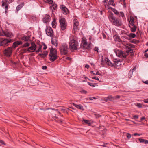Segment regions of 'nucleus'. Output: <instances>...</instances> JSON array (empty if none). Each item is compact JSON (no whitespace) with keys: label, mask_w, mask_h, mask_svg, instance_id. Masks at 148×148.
Listing matches in <instances>:
<instances>
[{"label":"nucleus","mask_w":148,"mask_h":148,"mask_svg":"<svg viewBox=\"0 0 148 148\" xmlns=\"http://www.w3.org/2000/svg\"><path fill=\"white\" fill-rule=\"evenodd\" d=\"M81 92L82 93H84L85 94H86L87 93V91L85 90H82L81 91Z\"/></svg>","instance_id":"nucleus-52"},{"label":"nucleus","mask_w":148,"mask_h":148,"mask_svg":"<svg viewBox=\"0 0 148 148\" xmlns=\"http://www.w3.org/2000/svg\"><path fill=\"white\" fill-rule=\"evenodd\" d=\"M39 56H40V57L41 58H44L46 57L45 56V55L43 54V53L39 54Z\"/></svg>","instance_id":"nucleus-43"},{"label":"nucleus","mask_w":148,"mask_h":148,"mask_svg":"<svg viewBox=\"0 0 148 148\" xmlns=\"http://www.w3.org/2000/svg\"><path fill=\"white\" fill-rule=\"evenodd\" d=\"M43 18H50V17L48 15H46L45 17Z\"/></svg>","instance_id":"nucleus-50"},{"label":"nucleus","mask_w":148,"mask_h":148,"mask_svg":"<svg viewBox=\"0 0 148 148\" xmlns=\"http://www.w3.org/2000/svg\"><path fill=\"white\" fill-rule=\"evenodd\" d=\"M43 54L45 55V56H46L47 54V52H44L43 53Z\"/></svg>","instance_id":"nucleus-62"},{"label":"nucleus","mask_w":148,"mask_h":148,"mask_svg":"<svg viewBox=\"0 0 148 148\" xmlns=\"http://www.w3.org/2000/svg\"><path fill=\"white\" fill-rule=\"evenodd\" d=\"M46 34L48 36L52 37L53 35V32L52 29L50 27H47L45 29Z\"/></svg>","instance_id":"nucleus-11"},{"label":"nucleus","mask_w":148,"mask_h":148,"mask_svg":"<svg viewBox=\"0 0 148 148\" xmlns=\"http://www.w3.org/2000/svg\"><path fill=\"white\" fill-rule=\"evenodd\" d=\"M50 8L52 10V11H55L57 9V5L56 4H53V5L51 6Z\"/></svg>","instance_id":"nucleus-23"},{"label":"nucleus","mask_w":148,"mask_h":148,"mask_svg":"<svg viewBox=\"0 0 148 148\" xmlns=\"http://www.w3.org/2000/svg\"><path fill=\"white\" fill-rule=\"evenodd\" d=\"M113 37L114 40L116 41L121 42L122 41L120 39V38L117 35H114V36Z\"/></svg>","instance_id":"nucleus-20"},{"label":"nucleus","mask_w":148,"mask_h":148,"mask_svg":"<svg viewBox=\"0 0 148 148\" xmlns=\"http://www.w3.org/2000/svg\"><path fill=\"white\" fill-rule=\"evenodd\" d=\"M140 135L139 134H138L137 133H135L134 134V135L135 136L138 135V136H140Z\"/></svg>","instance_id":"nucleus-63"},{"label":"nucleus","mask_w":148,"mask_h":148,"mask_svg":"<svg viewBox=\"0 0 148 148\" xmlns=\"http://www.w3.org/2000/svg\"><path fill=\"white\" fill-rule=\"evenodd\" d=\"M144 102L145 103H148V98L145 99L144 101Z\"/></svg>","instance_id":"nucleus-49"},{"label":"nucleus","mask_w":148,"mask_h":148,"mask_svg":"<svg viewBox=\"0 0 148 148\" xmlns=\"http://www.w3.org/2000/svg\"><path fill=\"white\" fill-rule=\"evenodd\" d=\"M118 15H119V17H122V18H123L124 16L123 13L122 12H119V14Z\"/></svg>","instance_id":"nucleus-37"},{"label":"nucleus","mask_w":148,"mask_h":148,"mask_svg":"<svg viewBox=\"0 0 148 148\" xmlns=\"http://www.w3.org/2000/svg\"><path fill=\"white\" fill-rule=\"evenodd\" d=\"M109 2L110 3V5H112L113 6H115V4L114 2V0H109Z\"/></svg>","instance_id":"nucleus-38"},{"label":"nucleus","mask_w":148,"mask_h":148,"mask_svg":"<svg viewBox=\"0 0 148 148\" xmlns=\"http://www.w3.org/2000/svg\"><path fill=\"white\" fill-rule=\"evenodd\" d=\"M114 97V99H119L120 98V96L119 95H117L116 96Z\"/></svg>","instance_id":"nucleus-54"},{"label":"nucleus","mask_w":148,"mask_h":148,"mask_svg":"<svg viewBox=\"0 0 148 148\" xmlns=\"http://www.w3.org/2000/svg\"><path fill=\"white\" fill-rule=\"evenodd\" d=\"M145 119V117H143L140 119V120L141 121H143V120H144Z\"/></svg>","instance_id":"nucleus-60"},{"label":"nucleus","mask_w":148,"mask_h":148,"mask_svg":"<svg viewBox=\"0 0 148 148\" xmlns=\"http://www.w3.org/2000/svg\"><path fill=\"white\" fill-rule=\"evenodd\" d=\"M129 22V26L131 27V26L135 25L134 19H128Z\"/></svg>","instance_id":"nucleus-17"},{"label":"nucleus","mask_w":148,"mask_h":148,"mask_svg":"<svg viewBox=\"0 0 148 148\" xmlns=\"http://www.w3.org/2000/svg\"><path fill=\"white\" fill-rule=\"evenodd\" d=\"M22 44V42L21 41H16L14 42L12 45V47L13 48H15L17 47L19 45Z\"/></svg>","instance_id":"nucleus-19"},{"label":"nucleus","mask_w":148,"mask_h":148,"mask_svg":"<svg viewBox=\"0 0 148 148\" xmlns=\"http://www.w3.org/2000/svg\"><path fill=\"white\" fill-rule=\"evenodd\" d=\"M47 66H43L42 67V69L43 70H46L47 69Z\"/></svg>","instance_id":"nucleus-46"},{"label":"nucleus","mask_w":148,"mask_h":148,"mask_svg":"<svg viewBox=\"0 0 148 148\" xmlns=\"http://www.w3.org/2000/svg\"><path fill=\"white\" fill-rule=\"evenodd\" d=\"M43 45H44L43 49L44 50L46 49L47 48V46L44 43H43Z\"/></svg>","instance_id":"nucleus-55"},{"label":"nucleus","mask_w":148,"mask_h":148,"mask_svg":"<svg viewBox=\"0 0 148 148\" xmlns=\"http://www.w3.org/2000/svg\"><path fill=\"white\" fill-rule=\"evenodd\" d=\"M110 21L112 24L117 26H119L121 25V22L119 19H110Z\"/></svg>","instance_id":"nucleus-10"},{"label":"nucleus","mask_w":148,"mask_h":148,"mask_svg":"<svg viewBox=\"0 0 148 148\" xmlns=\"http://www.w3.org/2000/svg\"><path fill=\"white\" fill-rule=\"evenodd\" d=\"M127 46L126 47H127L129 49L127 51L126 53V54H128V53H132L133 52V49H131V48H133L134 47V45L132 44H130V45L127 44Z\"/></svg>","instance_id":"nucleus-13"},{"label":"nucleus","mask_w":148,"mask_h":148,"mask_svg":"<svg viewBox=\"0 0 148 148\" xmlns=\"http://www.w3.org/2000/svg\"><path fill=\"white\" fill-rule=\"evenodd\" d=\"M85 67L86 68H88L89 67V66L87 64H86V65H85Z\"/></svg>","instance_id":"nucleus-58"},{"label":"nucleus","mask_w":148,"mask_h":148,"mask_svg":"<svg viewBox=\"0 0 148 148\" xmlns=\"http://www.w3.org/2000/svg\"><path fill=\"white\" fill-rule=\"evenodd\" d=\"M110 8L111 9V10L115 14L118 15L119 14V12H118L116 9L112 7H110Z\"/></svg>","instance_id":"nucleus-29"},{"label":"nucleus","mask_w":148,"mask_h":148,"mask_svg":"<svg viewBox=\"0 0 148 148\" xmlns=\"http://www.w3.org/2000/svg\"><path fill=\"white\" fill-rule=\"evenodd\" d=\"M0 142L2 144L5 145L4 142L2 140H0Z\"/></svg>","instance_id":"nucleus-59"},{"label":"nucleus","mask_w":148,"mask_h":148,"mask_svg":"<svg viewBox=\"0 0 148 148\" xmlns=\"http://www.w3.org/2000/svg\"><path fill=\"white\" fill-rule=\"evenodd\" d=\"M6 1H5V2H4V1H2V6H4L5 5V4H6Z\"/></svg>","instance_id":"nucleus-48"},{"label":"nucleus","mask_w":148,"mask_h":148,"mask_svg":"<svg viewBox=\"0 0 148 148\" xmlns=\"http://www.w3.org/2000/svg\"><path fill=\"white\" fill-rule=\"evenodd\" d=\"M57 50L51 48L50 51L49 57L50 60L52 62L54 61L57 58Z\"/></svg>","instance_id":"nucleus-1"},{"label":"nucleus","mask_w":148,"mask_h":148,"mask_svg":"<svg viewBox=\"0 0 148 148\" xmlns=\"http://www.w3.org/2000/svg\"><path fill=\"white\" fill-rule=\"evenodd\" d=\"M107 144V143H104V144H103V145H101V146H102L106 147V145Z\"/></svg>","instance_id":"nucleus-61"},{"label":"nucleus","mask_w":148,"mask_h":148,"mask_svg":"<svg viewBox=\"0 0 148 148\" xmlns=\"http://www.w3.org/2000/svg\"><path fill=\"white\" fill-rule=\"evenodd\" d=\"M60 8L64 12V13H66V14H67L68 12V10L64 5H62Z\"/></svg>","instance_id":"nucleus-24"},{"label":"nucleus","mask_w":148,"mask_h":148,"mask_svg":"<svg viewBox=\"0 0 148 148\" xmlns=\"http://www.w3.org/2000/svg\"><path fill=\"white\" fill-rule=\"evenodd\" d=\"M136 106L139 108H140L142 107V104L140 103H137Z\"/></svg>","instance_id":"nucleus-41"},{"label":"nucleus","mask_w":148,"mask_h":148,"mask_svg":"<svg viewBox=\"0 0 148 148\" xmlns=\"http://www.w3.org/2000/svg\"><path fill=\"white\" fill-rule=\"evenodd\" d=\"M138 115H134L133 116V119H138Z\"/></svg>","instance_id":"nucleus-47"},{"label":"nucleus","mask_w":148,"mask_h":148,"mask_svg":"<svg viewBox=\"0 0 148 148\" xmlns=\"http://www.w3.org/2000/svg\"><path fill=\"white\" fill-rule=\"evenodd\" d=\"M79 22L77 19H74L73 21V27L74 30H77L79 25Z\"/></svg>","instance_id":"nucleus-14"},{"label":"nucleus","mask_w":148,"mask_h":148,"mask_svg":"<svg viewBox=\"0 0 148 148\" xmlns=\"http://www.w3.org/2000/svg\"><path fill=\"white\" fill-rule=\"evenodd\" d=\"M114 51L117 56L121 58L125 59L127 56V54H126L125 53H124L121 50L117 49H115Z\"/></svg>","instance_id":"nucleus-6"},{"label":"nucleus","mask_w":148,"mask_h":148,"mask_svg":"<svg viewBox=\"0 0 148 148\" xmlns=\"http://www.w3.org/2000/svg\"><path fill=\"white\" fill-rule=\"evenodd\" d=\"M87 83L88 85H89L90 86H91L94 87L95 86L96 84H95L94 83H90L89 82H88Z\"/></svg>","instance_id":"nucleus-39"},{"label":"nucleus","mask_w":148,"mask_h":148,"mask_svg":"<svg viewBox=\"0 0 148 148\" xmlns=\"http://www.w3.org/2000/svg\"><path fill=\"white\" fill-rule=\"evenodd\" d=\"M30 37L29 36H24L22 38V39L25 41H28L29 40Z\"/></svg>","instance_id":"nucleus-26"},{"label":"nucleus","mask_w":148,"mask_h":148,"mask_svg":"<svg viewBox=\"0 0 148 148\" xmlns=\"http://www.w3.org/2000/svg\"><path fill=\"white\" fill-rule=\"evenodd\" d=\"M1 36H5L7 37L12 38L13 36L12 33L8 30H2V34Z\"/></svg>","instance_id":"nucleus-7"},{"label":"nucleus","mask_w":148,"mask_h":148,"mask_svg":"<svg viewBox=\"0 0 148 148\" xmlns=\"http://www.w3.org/2000/svg\"><path fill=\"white\" fill-rule=\"evenodd\" d=\"M139 140L140 143H144L145 144H148V140H146L145 139H143L141 138H139Z\"/></svg>","instance_id":"nucleus-25"},{"label":"nucleus","mask_w":148,"mask_h":148,"mask_svg":"<svg viewBox=\"0 0 148 148\" xmlns=\"http://www.w3.org/2000/svg\"><path fill=\"white\" fill-rule=\"evenodd\" d=\"M24 4V3H22L20 5H18L16 8V10L18 11L23 6Z\"/></svg>","instance_id":"nucleus-28"},{"label":"nucleus","mask_w":148,"mask_h":148,"mask_svg":"<svg viewBox=\"0 0 148 148\" xmlns=\"http://www.w3.org/2000/svg\"><path fill=\"white\" fill-rule=\"evenodd\" d=\"M69 42V47L71 50L73 51L77 49L78 43L77 41L71 37Z\"/></svg>","instance_id":"nucleus-2"},{"label":"nucleus","mask_w":148,"mask_h":148,"mask_svg":"<svg viewBox=\"0 0 148 148\" xmlns=\"http://www.w3.org/2000/svg\"><path fill=\"white\" fill-rule=\"evenodd\" d=\"M83 121L86 123L88 124L89 125H90L91 124V123L90 122V121L89 120H84Z\"/></svg>","instance_id":"nucleus-36"},{"label":"nucleus","mask_w":148,"mask_h":148,"mask_svg":"<svg viewBox=\"0 0 148 148\" xmlns=\"http://www.w3.org/2000/svg\"><path fill=\"white\" fill-rule=\"evenodd\" d=\"M130 27L131 28V31L132 32H134L136 31V25L131 26V27Z\"/></svg>","instance_id":"nucleus-27"},{"label":"nucleus","mask_w":148,"mask_h":148,"mask_svg":"<svg viewBox=\"0 0 148 148\" xmlns=\"http://www.w3.org/2000/svg\"><path fill=\"white\" fill-rule=\"evenodd\" d=\"M82 41L81 44V47L84 49H90V46L91 43V42L88 44L86 39H82Z\"/></svg>","instance_id":"nucleus-3"},{"label":"nucleus","mask_w":148,"mask_h":148,"mask_svg":"<svg viewBox=\"0 0 148 148\" xmlns=\"http://www.w3.org/2000/svg\"><path fill=\"white\" fill-rule=\"evenodd\" d=\"M60 29L62 30H64L67 27V22L65 19H59Z\"/></svg>","instance_id":"nucleus-8"},{"label":"nucleus","mask_w":148,"mask_h":148,"mask_svg":"<svg viewBox=\"0 0 148 148\" xmlns=\"http://www.w3.org/2000/svg\"><path fill=\"white\" fill-rule=\"evenodd\" d=\"M51 42L52 44L55 46L58 45L57 40L55 37H53L51 38Z\"/></svg>","instance_id":"nucleus-16"},{"label":"nucleus","mask_w":148,"mask_h":148,"mask_svg":"<svg viewBox=\"0 0 148 148\" xmlns=\"http://www.w3.org/2000/svg\"><path fill=\"white\" fill-rule=\"evenodd\" d=\"M145 84H148V80H147L144 82Z\"/></svg>","instance_id":"nucleus-64"},{"label":"nucleus","mask_w":148,"mask_h":148,"mask_svg":"<svg viewBox=\"0 0 148 148\" xmlns=\"http://www.w3.org/2000/svg\"><path fill=\"white\" fill-rule=\"evenodd\" d=\"M93 74L94 75H101V74L98 71H95L94 72V73H93Z\"/></svg>","instance_id":"nucleus-42"},{"label":"nucleus","mask_w":148,"mask_h":148,"mask_svg":"<svg viewBox=\"0 0 148 148\" xmlns=\"http://www.w3.org/2000/svg\"><path fill=\"white\" fill-rule=\"evenodd\" d=\"M94 50L95 51H97V52H98L99 49L97 47H95V48Z\"/></svg>","instance_id":"nucleus-51"},{"label":"nucleus","mask_w":148,"mask_h":148,"mask_svg":"<svg viewBox=\"0 0 148 148\" xmlns=\"http://www.w3.org/2000/svg\"><path fill=\"white\" fill-rule=\"evenodd\" d=\"M36 48V46L35 43L32 42L31 43V46L29 47L27 50L25 49L24 51L25 52L27 51L30 52H34L35 51Z\"/></svg>","instance_id":"nucleus-9"},{"label":"nucleus","mask_w":148,"mask_h":148,"mask_svg":"<svg viewBox=\"0 0 148 148\" xmlns=\"http://www.w3.org/2000/svg\"><path fill=\"white\" fill-rule=\"evenodd\" d=\"M30 44L28 42H26L23 45V47H27L29 46Z\"/></svg>","instance_id":"nucleus-40"},{"label":"nucleus","mask_w":148,"mask_h":148,"mask_svg":"<svg viewBox=\"0 0 148 148\" xmlns=\"http://www.w3.org/2000/svg\"><path fill=\"white\" fill-rule=\"evenodd\" d=\"M60 53L62 55H65L68 53V48L67 45L65 43H63L60 47Z\"/></svg>","instance_id":"nucleus-4"},{"label":"nucleus","mask_w":148,"mask_h":148,"mask_svg":"<svg viewBox=\"0 0 148 148\" xmlns=\"http://www.w3.org/2000/svg\"><path fill=\"white\" fill-rule=\"evenodd\" d=\"M113 61L114 62V67L119 66L120 64V61L118 59H114Z\"/></svg>","instance_id":"nucleus-15"},{"label":"nucleus","mask_w":148,"mask_h":148,"mask_svg":"<svg viewBox=\"0 0 148 148\" xmlns=\"http://www.w3.org/2000/svg\"><path fill=\"white\" fill-rule=\"evenodd\" d=\"M53 21L52 23V25L53 27L54 28L56 26V19H53Z\"/></svg>","instance_id":"nucleus-34"},{"label":"nucleus","mask_w":148,"mask_h":148,"mask_svg":"<svg viewBox=\"0 0 148 148\" xmlns=\"http://www.w3.org/2000/svg\"><path fill=\"white\" fill-rule=\"evenodd\" d=\"M105 61L106 62V63L109 66H114L113 64L109 60V59L107 58H105Z\"/></svg>","instance_id":"nucleus-22"},{"label":"nucleus","mask_w":148,"mask_h":148,"mask_svg":"<svg viewBox=\"0 0 148 148\" xmlns=\"http://www.w3.org/2000/svg\"><path fill=\"white\" fill-rule=\"evenodd\" d=\"M5 55L8 57H9L12 54V47H8L5 49L4 51Z\"/></svg>","instance_id":"nucleus-12"},{"label":"nucleus","mask_w":148,"mask_h":148,"mask_svg":"<svg viewBox=\"0 0 148 148\" xmlns=\"http://www.w3.org/2000/svg\"><path fill=\"white\" fill-rule=\"evenodd\" d=\"M12 39L7 38H1L0 40V45L1 46L5 47L8 46L10 43Z\"/></svg>","instance_id":"nucleus-5"},{"label":"nucleus","mask_w":148,"mask_h":148,"mask_svg":"<svg viewBox=\"0 0 148 148\" xmlns=\"http://www.w3.org/2000/svg\"><path fill=\"white\" fill-rule=\"evenodd\" d=\"M133 72V71H132L131 70L130 71L128 74V77L129 78H130L132 77Z\"/></svg>","instance_id":"nucleus-32"},{"label":"nucleus","mask_w":148,"mask_h":148,"mask_svg":"<svg viewBox=\"0 0 148 148\" xmlns=\"http://www.w3.org/2000/svg\"><path fill=\"white\" fill-rule=\"evenodd\" d=\"M42 47V46L41 45H40L39 46L38 49L36 51H35V52L36 53H38L40 52H41V48Z\"/></svg>","instance_id":"nucleus-33"},{"label":"nucleus","mask_w":148,"mask_h":148,"mask_svg":"<svg viewBox=\"0 0 148 148\" xmlns=\"http://www.w3.org/2000/svg\"><path fill=\"white\" fill-rule=\"evenodd\" d=\"M127 137L128 139H130L131 138V136L130 134L129 133H127Z\"/></svg>","instance_id":"nucleus-44"},{"label":"nucleus","mask_w":148,"mask_h":148,"mask_svg":"<svg viewBox=\"0 0 148 148\" xmlns=\"http://www.w3.org/2000/svg\"><path fill=\"white\" fill-rule=\"evenodd\" d=\"M129 33L124 32H123L122 33V34L123 35L121 36V38L123 39H128V34Z\"/></svg>","instance_id":"nucleus-18"},{"label":"nucleus","mask_w":148,"mask_h":148,"mask_svg":"<svg viewBox=\"0 0 148 148\" xmlns=\"http://www.w3.org/2000/svg\"><path fill=\"white\" fill-rule=\"evenodd\" d=\"M94 115L96 116V118H97L98 117H99L101 116V115H99V114H98L97 113L94 114Z\"/></svg>","instance_id":"nucleus-45"},{"label":"nucleus","mask_w":148,"mask_h":148,"mask_svg":"<svg viewBox=\"0 0 148 148\" xmlns=\"http://www.w3.org/2000/svg\"><path fill=\"white\" fill-rule=\"evenodd\" d=\"M5 11L6 12L7 10H8V5H6L5 6Z\"/></svg>","instance_id":"nucleus-57"},{"label":"nucleus","mask_w":148,"mask_h":148,"mask_svg":"<svg viewBox=\"0 0 148 148\" xmlns=\"http://www.w3.org/2000/svg\"><path fill=\"white\" fill-rule=\"evenodd\" d=\"M108 99L109 101H114V97H112L111 95H109L108 97Z\"/></svg>","instance_id":"nucleus-30"},{"label":"nucleus","mask_w":148,"mask_h":148,"mask_svg":"<svg viewBox=\"0 0 148 148\" xmlns=\"http://www.w3.org/2000/svg\"><path fill=\"white\" fill-rule=\"evenodd\" d=\"M92 79H95L96 80H99V78L97 77H93L92 78Z\"/></svg>","instance_id":"nucleus-53"},{"label":"nucleus","mask_w":148,"mask_h":148,"mask_svg":"<svg viewBox=\"0 0 148 148\" xmlns=\"http://www.w3.org/2000/svg\"><path fill=\"white\" fill-rule=\"evenodd\" d=\"M46 3L50 4H52L53 2V0H44Z\"/></svg>","instance_id":"nucleus-35"},{"label":"nucleus","mask_w":148,"mask_h":148,"mask_svg":"<svg viewBox=\"0 0 148 148\" xmlns=\"http://www.w3.org/2000/svg\"><path fill=\"white\" fill-rule=\"evenodd\" d=\"M128 36L129 37H132V38H134L136 37V35L134 33H128Z\"/></svg>","instance_id":"nucleus-31"},{"label":"nucleus","mask_w":148,"mask_h":148,"mask_svg":"<svg viewBox=\"0 0 148 148\" xmlns=\"http://www.w3.org/2000/svg\"><path fill=\"white\" fill-rule=\"evenodd\" d=\"M104 100L106 102L109 100L108 99V97H105L104 99Z\"/></svg>","instance_id":"nucleus-56"},{"label":"nucleus","mask_w":148,"mask_h":148,"mask_svg":"<svg viewBox=\"0 0 148 148\" xmlns=\"http://www.w3.org/2000/svg\"><path fill=\"white\" fill-rule=\"evenodd\" d=\"M73 105L78 109H80L81 110H83V107L81 104H76L74 103H73Z\"/></svg>","instance_id":"nucleus-21"}]
</instances>
